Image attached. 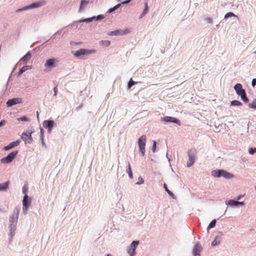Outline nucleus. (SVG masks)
Wrapping results in <instances>:
<instances>
[{"label":"nucleus","instance_id":"f257e3e1","mask_svg":"<svg viewBox=\"0 0 256 256\" xmlns=\"http://www.w3.org/2000/svg\"><path fill=\"white\" fill-rule=\"evenodd\" d=\"M146 136L142 135L138 140V145L139 147V152H140L142 156H144L145 154V146L146 144Z\"/></svg>","mask_w":256,"mask_h":256},{"label":"nucleus","instance_id":"f03ea898","mask_svg":"<svg viewBox=\"0 0 256 256\" xmlns=\"http://www.w3.org/2000/svg\"><path fill=\"white\" fill-rule=\"evenodd\" d=\"M18 154V151H13L10 153L6 156L3 158L1 160V162L4 164H8L11 162L16 158Z\"/></svg>","mask_w":256,"mask_h":256},{"label":"nucleus","instance_id":"7ed1b4c3","mask_svg":"<svg viewBox=\"0 0 256 256\" xmlns=\"http://www.w3.org/2000/svg\"><path fill=\"white\" fill-rule=\"evenodd\" d=\"M129 28H124L123 30H118L114 31L109 32L108 35L110 36H123L130 32Z\"/></svg>","mask_w":256,"mask_h":256},{"label":"nucleus","instance_id":"20e7f679","mask_svg":"<svg viewBox=\"0 0 256 256\" xmlns=\"http://www.w3.org/2000/svg\"><path fill=\"white\" fill-rule=\"evenodd\" d=\"M188 161L187 162V166L190 167L193 165L196 160L195 150H191L188 152Z\"/></svg>","mask_w":256,"mask_h":256},{"label":"nucleus","instance_id":"39448f33","mask_svg":"<svg viewBox=\"0 0 256 256\" xmlns=\"http://www.w3.org/2000/svg\"><path fill=\"white\" fill-rule=\"evenodd\" d=\"M45 3H46L45 2L44 0L40 1V2H36L33 3L28 6H26V7L22 8V9H20V10H18V12H20L21 10H28L30 8H37L38 7H40V6H44L45 4Z\"/></svg>","mask_w":256,"mask_h":256},{"label":"nucleus","instance_id":"423d86ee","mask_svg":"<svg viewBox=\"0 0 256 256\" xmlns=\"http://www.w3.org/2000/svg\"><path fill=\"white\" fill-rule=\"evenodd\" d=\"M32 132L30 130H28L26 132H24L22 136V138L26 142H28V144H31L32 142Z\"/></svg>","mask_w":256,"mask_h":256},{"label":"nucleus","instance_id":"0eeeda50","mask_svg":"<svg viewBox=\"0 0 256 256\" xmlns=\"http://www.w3.org/2000/svg\"><path fill=\"white\" fill-rule=\"evenodd\" d=\"M138 244L139 241L138 240L133 241L130 244L128 250V253L130 256H134L135 255V250Z\"/></svg>","mask_w":256,"mask_h":256},{"label":"nucleus","instance_id":"6e6552de","mask_svg":"<svg viewBox=\"0 0 256 256\" xmlns=\"http://www.w3.org/2000/svg\"><path fill=\"white\" fill-rule=\"evenodd\" d=\"M95 52L96 51L94 50H89L82 48L76 52L75 56H80L82 55L94 54Z\"/></svg>","mask_w":256,"mask_h":256},{"label":"nucleus","instance_id":"1a4fd4ad","mask_svg":"<svg viewBox=\"0 0 256 256\" xmlns=\"http://www.w3.org/2000/svg\"><path fill=\"white\" fill-rule=\"evenodd\" d=\"M58 60L56 58H50L48 60L45 64L44 66L46 68H54L57 66Z\"/></svg>","mask_w":256,"mask_h":256},{"label":"nucleus","instance_id":"9d476101","mask_svg":"<svg viewBox=\"0 0 256 256\" xmlns=\"http://www.w3.org/2000/svg\"><path fill=\"white\" fill-rule=\"evenodd\" d=\"M162 120L166 122H174L178 124V126H180L181 124L180 120L174 117L165 116L162 119Z\"/></svg>","mask_w":256,"mask_h":256},{"label":"nucleus","instance_id":"9b49d317","mask_svg":"<svg viewBox=\"0 0 256 256\" xmlns=\"http://www.w3.org/2000/svg\"><path fill=\"white\" fill-rule=\"evenodd\" d=\"M31 203L30 199H29L27 194L24 195L22 200L23 210L26 211Z\"/></svg>","mask_w":256,"mask_h":256},{"label":"nucleus","instance_id":"f8f14e48","mask_svg":"<svg viewBox=\"0 0 256 256\" xmlns=\"http://www.w3.org/2000/svg\"><path fill=\"white\" fill-rule=\"evenodd\" d=\"M22 102V99L20 98H16L9 100L6 102L8 106H11L13 105L20 104Z\"/></svg>","mask_w":256,"mask_h":256},{"label":"nucleus","instance_id":"ddd939ff","mask_svg":"<svg viewBox=\"0 0 256 256\" xmlns=\"http://www.w3.org/2000/svg\"><path fill=\"white\" fill-rule=\"evenodd\" d=\"M54 122L53 120H44L43 123L44 126L45 128H48L50 132L51 131L52 128L54 127Z\"/></svg>","mask_w":256,"mask_h":256},{"label":"nucleus","instance_id":"4468645a","mask_svg":"<svg viewBox=\"0 0 256 256\" xmlns=\"http://www.w3.org/2000/svg\"><path fill=\"white\" fill-rule=\"evenodd\" d=\"M20 144V142L18 140L16 141V142H10L8 146H5L4 148V150L6 151L14 147L18 146Z\"/></svg>","mask_w":256,"mask_h":256},{"label":"nucleus","instance_id":"2eb2a0df","mask_svg":"<svg viewBox=\"0 0 256 256\" xmlns=\"http://www.w3.org/2000/svg\"><path fill=\"white\" fill-rule=\"evenodd\" d=\"M202 250L201 246L199 244H196L194 246L193 249V254L194 256H200V252Z\"/></svg>","mask_w":256,"mask_h":256},{"label":"nucleus","instance_id":"dca6fc26","mask_svg":"<svg viewBox=\"0 0 256 256\" xmlns=\"http://www.w3.org/2000/svg\"><path fill=\"white\" fill-rule=\"evenodd\" d=\"M234 88L238 95H240V94L242 92V91H245L244 89L242 88V85L240 84H236L234 86Z\"/></svg>","mask_w":256,"mask_h":256},{"label":"nucleus","instance_id":"f3484780","mask_svg":"<svg viewBox=\"0 0 256 256\" xmlns=\"http://www.w3.org/2000/svg\"><path fill=\"white\" fill-rule=\"evenodd\" d=\"M228 204L232 206H238V204H240V205H244V204L243 202H238V201H235L234 200H230L228 201Z\"/></svg>","mask_w":256,"mask_h":256},{"label":"nucleus","instance_id":"a211bd4d","mask_svg":"<svg viewBox=\"0 0 256 256\" xmlns=\"http://www.w3.org/2000/svg\"><path fill=\"white\" fill-rule=\"evenodd\" d=\"M221 176H223L226 178L230 179V178H232L234 176L232 174L229 173L224 170H222Z\"/></svg>","mask_w":256,"mask_h":256},{"label":"nucleus","instance_id":"6ab92c4d","mask_svg":"<svg viewBox=\"0 0 256 256\" xmlns=\"http://www.w3.org/2000/svg\"><path fill=\"white\" fill-rule=\"evenodd\" d=\"M222 170H216L212 172V174L214 177L219 178L221 176Z\"/></svg>","mask_w":256,"mask_h":256},{"label":"nucleus","instance_id":"aec40b11","mask_svg":"<svg viewBox=\"0 0 256 256\" xmlns=\"http://www.w3.org/2000/svg\"><path fill=\"white\" fill-rule=\"evenodd\" d=\"M9 182H7L0 184V191L5 190L8 187Z\"/></svg>","mask_w":256,"mask_h":256},{"label":"nucleus","instance_id":"412c9836","mask_svg":"<svg viewBox=\"0 0 256 256\" xmlns=\"http://www.w3.org/2000/svg\"><path fill=\"white\" fill-rule=\"evenodd\" d=\"M240 96L241 98L244 102H248V99L247 98L246 96V94L245 91H242V92L239 95Z\"/></svg>","mask_w":256,"mask_h":256},{"label":"nucleus","instance_id":"4be33fe9","mask_svg":"<svg viewBox=\"0 0 256 256\" xmlns=\"http://www.w3.org/2000/svg\"><path fill=\"white\" fill-rule=\"evenodd\" d=\"M31 58V54L28 52L25 56H24L21 59V61H23L24 62H28Z\"/></svg>","mask_w":256,"mask_h":256},{"label":"nucleus","instance_id":"5701e85b","mask_svg":"<svg viewBox=\"0 0 256 256\" xmlns=\"http://www.w3.org/2000/svg\"><path fill=\"white\" fill-rule=\"evenodd\" d=\"M148 12V4L146 3L145 4V8L144 9L143 12L141 14L140 16V18H142V17H144Z\"/></svg>","mask_w":256,"mask_h":256},{"label":"nucleus","instance_id":"b1692460","mask_svg":"<svg viewBox=\"0 0 256 256\" xmlns=\"http://www.w3.org/2000/svg\"><path fill=\"white\" fill-rule=\"evenodd\" d=\"M88 2H89L88 0H82L81 1V2H80V8H79L78 12H81L82 10L83 6H85L86 4H88Z\"/></svg>","mask_w":256,"mask_h":256},{"label":"nucleus","instance_id":"393cba45","mask_svg":"<svg viewBox=\"0 0 256 256\" xmlns=\"http://www.w3.org/2000/svg\"><path fill=\"white\" fill-rule=\"evenodd\" d=\"M126 172H127L130 178H132V170L130 165V163H128V168L127 169Z\"/></svg>","mask_w":256,"mask_h":256},{"label":"nucleus","instance_id":"a878e982","mask_svg":"<svg viewBox=\"0 0 256 256\" xmlns=\"http://www.w3.org/2000/svg\"><path fill=\"white\" fill-rule=\"evenodd\" d=\"M231 105L234 106H241L242 105V103L240 101L234 100L231 102Z\"/></svg>","mask_w":256,"mask_h":256},{"label":"nucleus","instance_id":"bb28decb","mask_svg":"<svg viewBox=\"0 0 256 256\" xmlns=\"http://www.w3.org/2000/svg\"><path fill=\"white\" fill-rule=\"evenodd\" d=\"M95 18H96V16H92L90 18H87L86 19L80 20V22H92L94 20H95Z\"/></svg>","mask_w":256,"mask_h":256},{"label":"nucleus","instance_id":"cd10ccee","mask_svg":"<svg viewBox=\"0 0 256 256\" xmlns=\"http://www.w3.org/2000/svg\"><path fill=\"white\" fill-rule=\"evenodd\" d=\"M232 16H235L238 18V16L235 15L233 12H229L226 14V15L224 16V18H228Z\"/></svg>","mask_w":256,"mask_h":256},{"label":"nucleus","instance_id":"c85d7f7f","mask_svg":"<svg viewBox=\"0 0 256 256\" xmlns=\"http://www.w3.org/2000/svg\"><path fill=\"white\" fill-rule=\"evenodd\" d=\"M220 244V239L218 240V237H216L214 240H213V242H212V246H216Z\"/></svg>","mask_w":256,"mask_h":256},{"label":"nucleus","instance_id":"c756f323","mask_svg":"<svg viewBox=\"0 0 256 256\" xmlns=\"http://www.w3.org/2000/svg\"><path fill=\"white\" fill-rule=\"evenodd\" d=\"M216 224V220H212L210 224H209L208 228L210 229L211 228H212L215 226Z\"/></svg>","mask_w":256,"mask_h":256},{"label":"nucleus","instance_id":"7c9ffc66","mask_svg":"<svg viewBox=\"0 0 256 256\" xmlns=\"http://www.w3.org/2000/svg\"><path fill=\"white\" fill-rule=\"evenodd\" d=\"M137 82L133 81L132 78H130L128 83V88H130L132 86L136 84Z\"/></svg>","mask_w":256,"mask_h":256},{"label":"nucleus","instance_id":"2f4dec72","mask_svg":"<svg viewBox=\"0 0 256 256\" xmlns=\"http://www.w3.org/2000/svg\"><path fill=\"white\" fill-rule=\"evenodd\" d=\"M248 106L250 108H253L256 109V99L252 101V102L251 103L249 104Z\"/></svg>","mask_w":256,"mask_h":256},{"label":"nucleus","instance_id":"473e14b6","mask_svg":"<svg viewBox=\"0 0 256 256\" xmlns=\"http://www.w3.org/2000/svg\"><path fill=\"white\" fill-rule=\"evenodd\" d=\"M120 6V4H118L117 5H116V6H114V8H110L108 10V12L110 13L112 12H114V10H116L118 8H119V6Z\"/></svg>","mask_w":256,"mask_h":256},{"label":"nucleus","instance_id":"72a5a7b5","mask_svg":"<svg viewBox=\"0 0 256 256\" xmlns=\"http://www.w3.org/2000/svg\"><path fill=\"white\" fill-rule=\"evenodd\" d=\"M28 191V186L26 184H24L22 187V192L26 195Z\"/></svg>","mask_w":256,"mask_h":256},{"label":"nucleus","instance_id":"f704fd0d","mask_svg":"<svg viewBox=\"0 0 256 256\" xmlns=\"http://www.w3.org/2000/svg\"><path fill=\"white\" fill-rule=\"evenodd\" d=\"M248 152L250 154H254V152H256V148H250L248 149Z\"/></svg>","mask_w":256,"mask_h":256},{"label":"nucleus","instance_id":"c9c22d12","mask_svg":"<svg viewBox=\"0 0 256 256\" xmlns=\"http://www.w3.org/2000/svg\"><path fill=\"white\" fill-rule=\"evenodd\" d=\"M101 44L105 46H108L110 44V41L109 40H102Z\"/></svg>","mask_w":256,"mask_h":256},{"label":"nucleus","instance_id":"e433bc0d","mask_svg":"<svg viewBox=\"0 0 256 256\" xmlns=\"http://www.w3.org/2000/svg\"><path fill=\"white\" fill-rule=\"evenodd\" d=\"M30 68V67L29 66H24L20 70L23 72H26V70H28Z\"/></svg>","mask_w":256,"mask_h":256},{"label":"nucleus","instance_id":"4c0bfd02","mask_svg":"<svg viewBox=\"0 0 256 256\" xmlns=\"http://www.w3.org/2000/svg\"><path fill=\"white\" fill-rule=\"evenodd\" d=\"M18 120H21V121H25L27 122L28 120V119L25 116H22L20 118H18Z\"/></svg>","mask_w":256,"mask_h":256},{"label":"nucleus","instance_id":"58836bf2","mask_svg":"<svg viewBox=\"0 0 256 256\" xmlns=\"http://www.w3.org/2000/svg\"><path fill=\"white\" fill-rule=\"evenodd\" d=\"M104 18V16L102 15V14H100L98 16L96 17V20H102Z\"/></svg>","mask_w":256,"mask_h":256},{"label":"nucleus","instance_id":"ea45409f","mask_svg":"<svg viewBox=\"0 0 256 256\" xmlns=\"http://www.w3.org/2000/svg\"><path fill=\"white\" fill-rule=\"evenodd\" d=\"M164 188L168 192V193L170 195H172V193L168 190V187H167V186H166V184H164Z\"/></svg>","mask_w":256,"mask_h":256},{"label":"nucleus","instance_id":"a19ab883","mask_svg":"<svg viewBox=\"0 0 256 256\" xmlns=\"http://www.w3.org/2000/svg\"><path fill=\"white\" fill-rule=\"evenodd\" d=\"M156 148V142L155 141H154L153 145H152V150L153 152H155Z\"/></svg>","mask_w":256,"mask_h":256},{"label":"nucleus","instance_id":"79ce46f5","mask_svg":"<svg viewBox=\"0 0 256 256\" xmlns=\"http://www.w3.org/2000/svg\"><path fill=\"white\" fill-rule=\"evenodd\" d=\"M54 96H56V94H57V92H58V88H57V86H55L54 88Z\"/></svg>","mask_w":256,"mask_h":256},{"label":"nucleus","instance_id":"37998d69","mask_svg":"<svg viewBox=\"0 0 256 256\" xmlns=\"http://www.w3.org/2000/svg\"><path fill=\"white\" fill-rule=\"evenodd\" d=\"M256 84V78H254L252 80V85L253 87H254Z\"/></svg>","mask_w":256,"mask_h":256},{"label":"nucleus","instance_id":"c03bdc74","mask_svg":"<svg viewBox=\"0 0 256 256\" xmlns=\"http://www.w3.org/2000/svg\"><path fill=\"white\" fill-rule=\"evenodd\" d=\"M5 124V121L4 120H2L0 122V127L2 126H3Z\"/></svg>","mask_w":256,"mask_h":256},{"label":"nucleus","instance_id":"a18cd8bd","mask_svg":"<svg viewBox=\"0 0 256 256\" xmlns=\"http://www.w3.org/2000/svg\"><path fill=\"white\" fill-rule=\"evenodd\" d=\"M131 0H124L122 2V4H128L130 2Z\"/></svg>","mask_w":256,"mask_h":256},{"label":"nucleus","instance_id":"49530a36","mask_svg":"<svg viewBox=\"0 0 256 256\" xmlns=\"http://www.w3.org/2000/svg\"><path fill=\"white\" fill-rule=\"evenodd\" d=\"M18 210H16V216H15V218L16 219V220H17V219L18 218Z\"/></svg>","mask_w":256,"mask_h":256},{"label":"nucleus","instance_id":"de8ad7c7","mask_svg":"<svg viewBox=\"0 0 256 256\" xmlns=\"http://www.w3.org/2000/svg\"><path fill=\"white\" fill-rule=\"evenodd\" d=\"M14 217V214L12 217L10 218V222H12V220H13Z\"/></svg>","mask_w":256,"mask_h":256},{"label":"nucleus","instance_id":"09e8293b","mask_svg":"<svg viewBox=\"0 0 256 256\" xmlns=\"http://www.w3.org/2000/svg\"><path fill=\"white\" fill-rule=\"evenodd\" d=\"M40 131H41V136L42 138V140H43V133H42V128H41Z\"/></svg>","mask_w":256,"mask_h":256},{"label":"nucleus","instance_id":"8fccbe9b","mask_svg":"<svg viewBox=\"0 0 256 256\" xmlns=\"http://www.w3.org/2000/svg\"><path fill=\"white\" fill-rule=\"evenodd\" d=\"M140 182H138V184H142L144 182L143 179L142 178H140Z\"/></svg>","mask_w":256,"mask_h":256},{"label":"nucleus","instance_id":"3c124183","mask_svg":"<svg viewBox=\"0 0 256 256\" xmlns=\"http://www.w3.org/2000/svg\"><path fill=\"white\" fill-rule=\"evenodd\" d=\"M208 22H212V20L211 18H208Z\"/></svg>","mask_w":256,"mask_h":256},{"label":"nucleus","instance_id":"603ef678","mask_svg":"<svg viewBox=\"0 0 256 256\" xmlns=\"http://www.w3.org/2000/svg\"><path fill=\"white\" fill-rule=\"evenodd\" d=\"M23 73V72L20 70L18 72V75H20Z\"/></svg>","mask_w":256,"mask_h":256},{"label":"nucleus","instance_id":"864d4df0","mask_svg":"<svg viewBox=\"0 0 256 256\" xmlns=\"http://www.w3.org/2000/svg\"><path fill=\"white\" fill-rule=\"evenodd\" d=\"M242 196H241V195H240V196H239L238 197L237 200H240V199L241 198H242Z\"/></svg>","mask_w":256,"mask_h":256},{"label":"nucleus","instance_id":"5fc2aeb1","mask_svg":"<svg viewBox=\"0 0 256 256\" xmlns=\"http://www.w3.org/2000/svg\"><path fill=\"white\" fill-rule=\"evenodd\" d=\"M106 256H112L110 254H108Z\"/></svg>","mask_w":256,"mask_h":256},{"label":"nucleus","instance_id":"6e6d98bb","mask_svg":"<svg viewBox=\"0 0 256 256\" xmlns=\"http://www.w3.org/2000/svg\"><path fill=\"white\" fill-rule=\"evenodd\" d=\"M254 53L256 54V50L254 52Z\"/></svg>","mask_w":256,"mask_h":256}]
</instances>
